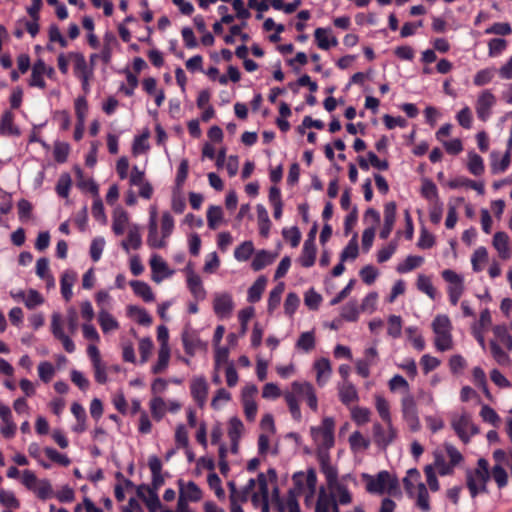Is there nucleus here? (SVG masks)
I'll return each instance as SVG.
<instances>
[{
  "instance_id": "obj_41",
  "label": "nucleus",
  "mask_w": 512,
  "mask_h": 512,
  "mask_svg": "<svg viewBox=\"0 0 512 512\" xmlns=\"http://www.w3.org/2000/svg\"><path fill=\"white\" fill-rule=\"evenodd\" d=\"M170 348L168 345H160L157 363L152 367V372L158 374L163 372L169 363Z\"/></svg>"
},
{
  "instance_id": "obj_44",
  "label": "nucleus",
  "mask_w": 512,
  "mask_h": 512,
  "mask_svg": "<svg viewBox=\"0 0 512 512\" xmlns=\"http://www.w3.org/2000/svg\"><path fill=\"white\" fill-rule=\"evenodd\" d=\"M147 244L153 249L164 248L167 245L163 236L159 237L157 225H148Z\"/></svg>"
},
{
  "instance_id": "obj_58",
  "label": "nucleus",
  "mask_w": 512,
  "mask_h": 512,
  "mask_svg": "<svg viewBox=\"0 0 512 512\" xmlns=\"http://www.w3.org/2000/svg\"><path fill=\"white\" fill-rule=\"evenodd\" d=\"M76 172L78 176V186L81 189L90 192L93 195V197L99 195L98 185L91 178L84 179L82 177V172L80 169H77Z\"/></svg>"
},
{
  "instance_id": "obj_64",
  "label": "nucleus",
  "mask_w": 512,
  "mask_h": 512,
  "mask_svg": "<svg viewBox=\"0 0 512 512\" xmlns=\"http://www.w3.org/2000/svg\"><path fill=\"white\" fill-rule=\"evenodd\" d=\"M147 493L148 497L145 498L144 502L149 512H158L162 507L158 493L155 492V489H147Z\"/></svg>"
},
{
  "instance_id": "obj_54",
  "label": "nucleus",
  "mask_w": 512,
  "mask_h": 512,
  "mask_svg": "<svg viewBox=\"0 0 512 512\" xmlns=\"http://www.w3.org/2000/svg\"><path fill=\"white\" fill-rule=\"evenodd\" d=\"M417 288L428 295L431 299H435L436 290L429 277L425 275H419L417 279Z\"/></svg>"
},
{
  "instance_id": "obj_42",
  "label": "nucleus",
  "mask_w": 512,
  "mask_h": 512,
  "mask_svg": "<svg viewBox=\"0 0 512 512\" xmlns=\"http://www.w3.org/2000/svg\"><path fill=\"white\" fill-rule=\"evenodd\" d=\"M493 334L499 344L506 347L508 351H512V336L505 325H496L493 327Z\"/></svg>"
},
{
  "instance_id": "obj_57",
  "label": "nucleus",
  "mask_w": 512,
  "mask_h": 512,
  "mask_svg": "<svg viewBox=\"0 0 512 512\" xmlns=\"http://www.w3.org/2000/svg\"><path fill=\"white\" fill-rule=\"evenodd\" d=\"M388 386H389L390 391H392V392L402 390L404 392V394L410 393L409 383L403 376H401L399 374L394 375L389 380Z\"/></svg>"
},
{
  "instance_id": "obj_60",
  "label": "nucleus",
  "mask_w": 512,
  "mask_h": 512,
  "mask_svg": "<svg viewBox=\"0 0 512 512\" xmlns=\"http://www.w3.org/2000/svg\"><path fill=\"white\" fill-rule=\"evenodd\" d=\"M0 503L7 508L17 509L20 502L12 491L0 489Z\"/></svg>"
},
{
  "instance_id": "obj_18",
  "label": "nucleus",
  "mask_w": 512,
  "mask_h": 512,
  "mask_svg": "<svg viewBox=\"0 0 512 512\" xmlns=\"http://www.w3.org/2000/svg\"><path fill=\"white\" fill-rule=\"evenodd\" d=\"M313 367L316 371L317 384L320 387L324 386L328 382L332 374V367L329 359L324 357L320 358L314 362Z\"/></svg>"
},
{
  "instance_id": "obj_14",
  "label": "nucleus",
  "mask_w": 512,
  "mask_h": 512,
  "mask_svg": "<svg viewBox=\"0 0 512 512\" xmlns=\"http://www.w3.org/2000/svg\"><path fill=\"white\" fill-rule=\"evenodd\" d=\"M256 484L258 485V490L250 493L249 498L251 499L252 505L254 508H259L265 501H268L269 498V487H268V476L264 473H259L257 475Z\"/></svg>"
},
{
  "instance_id": "obj_48",
  "label": "nucleus",
  "mask_w": 512,
  "mask_h": 512,
  "mask_svg": "<svg viewBox=\"0 0 512 512\" xmlns=\"http://www.w3.org/2000/svg\"><path fill=\"white\" fill-rule=\"evenodd\" d=\"M488 261V252L487 249L483 246L478 247L471 257L472 268L475 272H479L482 270L481 264H484Z\"/></svg>"
},
{
  "instance_id": "obj_25",
  "label": "nucleus",
  "mask_w": 512,
  "mask_h": 512,
  "mask_svg": "<svg viewBox=\"0 0 512 512\" xmlns=\"http://www.w3.org/2000/svg\"><path fill=\"white\" fill-rule=\"evenodd\" d=\"M315 259H316L315 241H313L312 239H306L303 244L301 256L299 257V262L303 267L309 268L314 265Z\"/></svg>"
},
{
  "instance_id": "obj_13",
  "label": "nucleus",
  "mask_w": 512,
  "mask_h": 512,
  "mask_svg": "<svg viewBox=\"0 0 512 512\" xmlns=\"http://www.w3.org/2000/svg\"><path fill=\"white\" fill-rule=\"evenodd\" d=\"M234 309L233 299L230 293H216L213 299V310L220 318L229 317Z\"/></svg>"
},
{
  "instance_id": "obj_52",
  "label": "nucleus",
  "mask_w": 512,
  "mask_h": 512,
  "mask_svg": "<svg viewBox=\"0 0 512 512\" xmlns=\"http://www.w3.org/2000/svg\"><path fill=\"white\" fill-rule=\"evenodd\" d=\"M254 252V246L251 241H245L234 251V257L238 261H247Z\"/></svg>"
},
{
  "instance_id": "obj_17",
  "label": "nucleus",
  "mask_w": 512,
  "mask_h": 512,
  "mask_svg": "<svg viewBox=\"0 0 512 512\" xmlns=\"http://www.w3.org/2000/svg\"><path fill=\"white\" fill-rule=\"evenodd\" d=\"M179 485V496H184V499L189 500L191 502H198L202 499V490L199 486L193 482L189 481L185 483L182 479L178 480Z\"/></svg>"
},
{
  "instance_id": "obj_45",
  "label": "nucleus",
  "mask_w": 512,
  "mask_h": 512,
  "mask_svg": "<svg viewBox=\"0 0 512 512\" xmlns=\"http://www.w3.org/2000/svg\"><path fill=\"white\" fill-rule=\"evenodd\" d=\"M166 410H167V404L165 403L163 398H161L159 396H154L150 400V411H151L152 417L156 421H160L164 417Z\"/></svg>"
},
{
  "instance_id": "obj_21",
  "label": "nucleus",
  "mask_w": 512,
  "mask_h": 512,
  "mask_svg": "<svg viewBox=\"0 0 512 512\" xmlns=\"http://www.w3.org/2000/svg\"><path fill=\"white\" fill-rule=\"evenodd\" d=\"M490 159L491 172L493 174H499L505 172L508 169L511 162V152L507 150L505 154L500 158V154L493 151L490 154Z\"/></svg>"
},
{
  "instance_id": "obj_62",
  "label": "nucleus",
  "mask_w": 512,
  "mask_h": 512,
  "mask_svg": "<svg viewBox=\"0 0 512 512\" xmlns=\"http://www.w3.org/2000/svg\"><path fill=\"white\" fill-rule=\"evenodd\" d=\"M284 291V284L283 283H279L276 287H274L270 294H269V298H268V311L269 312H272L279 304H280V301H281V295Z\"/></svg>"
},
{
  "instance_id": "obj_51",
  "label": "nucleus",
  "mask_w": 512,
  "mask_h": 512,
  "mask_svg": "<svg viewBox=\"0 0 512 512\" xmlns=\"http://www.w3.org/2000/svg\"><path fill=\"white\" fill-rule=\"evenodd\" d=\"M490 476L493 477L498 488H504L508 484V474L501 464H495L491 470Z\"/></svg>"
},
{
  "instance_id": "obj_19",
  "label": "nucleus",
  "mask_w": 512,
  "mask_h": 512,
  "mask_svg": "<svg viewBox=\"0 0 512 512\" xmlns=\"http://www.w3.org/2000/svg\"><path fill=\"white\" fill-rule=\"evenodd\" d=\"M142 245L140 227L137 224H131L128 227L127 239L121 242L122 248L128 253L130 248L139 249Z\"/></svg>"
},
{
  "instance_id": "obj_15",
  "label": "nucleus",
  "mask_w": 512,
  "mask_h": 512,
  "mask_svg": "<svg viewBox=\"0 0 512 512\" xmlns=\"http://www.w3.org/2000/svg\"><path fill=\"white\" fill-rule=\"evenodd\" d=\"M150 267L152 270V280L156 283H160L164 278L171 277L174 273V271L169 269L167 263L158 254L152 255L150 259Z\"/></svg>"
},
{
  "instance_id": "obj_10",
  "label": "nucleus",
  "mask_w": 512,
  "mask_h": 512,
  "mask_svg": "<svg viewBox=\"0 0 512 512\" xmlns=\"http://www.w3.org/2000/svg\"><path fill=\"white\" fill-rule=\"evenodd\" d=\"M385 429L380 423L376 422L373 424V437L377 446L385 449L390 445L397 437V430L393 426V423L386 425Z\"/></svg>"
},
{
  "instance_id": "obj_3",
  "label": "nucleus",
  "mask_w": 512,
  "mask_h": 512,
  "mask_svg": "<svg viewBox=\"0 0 512 512\" xmlns=\"http://www.w3.org/2000/svg\"><path fill=\"white\" fill-rule=\"evenodd\" d=\"M321 472L324 474L328 495L337 503V505H348L352 502V494L349 491L348 483L354 481L351 474H345L341 477L338 476L337 468L330 464L321 467Z\"/></svg>"
},
{
  "instance_id": "obj_8",
  "label": "nucleus",
  "mask_w": 512,
  "mask_h": 512,
  "mask_svg": "<svg viewBox=\"0 0 512 512\" xmlns=\"http://www.w3.org/2000/svg\"><path fill=\"white\" fill-rule=\"evenodd\" d=\"M400 404L404 421L407 423L411 431L417 432L420 429L421 424L414 396L411 393L403 394Z\"/></svg>"
},
{
  "instance_id": "obj_39",
  "label": "nucleus",
  "mask_w": 512,
  "mask_h": 512,
  "mask_svg": "<svg viewBox=\"0 0 512 512\" xmlns=\"http://www.w3.org/2000/svg\"><path fill=\"white\" fill-rule=\"evenodd\" d=\"M375 408L386 425H390L392 423L390 405L382 395H375Z\"/></svg>"
},
{
  "instance_id": "obj_6",
  "label": "nucleus",
  "mask_w": 512,
  "mask_h": 512,
  "mask_svg": "<svg viewBox=\"0 0 512 512\" xmlns=\"http://www.w3.org/2000/svg\"><path fill=\"white\" fill-rule=\"evenodd\" d=\"M362 479L365 482L367 492L371 494H384L386 491H391L396 488L397 480L392 478L388 471H380L376 475L367 473L362 474Z\"/></svg>"
},
{
  "instance_id": "obj_22",
  "label": "nucleus",
  "mask_w": 512,
  "mask_h": 512,
  "mask_svg": "<svg viewBox=\"0 0 512 512\" xmlns=\"http://www.w3.org/2000/svg\"><path fill=\"white\" fill-rule=\"evenodd\" d=\"M412 498L415 500V506L422 512H430V497L427 486L423 482H418L416 485V493Z\"/></svg>"
},
{
  "instance_id": "obj_46",
  "label": "nucleus",
  "mask_w": 512,
  "mask_h": 512,
  "mask_svg": "<svg viewBox=\"0 0 512 512\" xmlns=\"http://www.w3.org/2000/svg\"><path fill=\"white\" fill-rule=\"evenodd\" d=\"M296 347L305 353L312 351L315 348L314 332H303L296 342Z\"/></svg>"
},
{
  "instance_id": "obj_55",
  "label": "nucleus",
  "mask_w": 512,
  "mask_h": 512,
  "mask_svg": "<svg viewBox=\"0 0 512 512\" xmlns=\"http://www.w3.org/2000/svg\"><path fill=\"white\" fill-rule=\"evenodd\" d=\"M424 262V258L421 256H408L404 263L397 267L399 273H407L413 269L419 267Z\"/></svg>"
},
{
  "instance_id": "obj_56",
  "label": "nucleus",
  "mask_w": 512,
  "mask_h": 512,
  "mask_svg": "<svg viewBox=\"0 0 512 512\" xmlns=\"http://www.w3.org/2000/svg\"><path fill=\"white\" fill-rule=\"evenodd\" d=\"M244 426L242 421L237 417H232L229 420L228 436L231 441L239 440Z\"/></svg>"
},
{
  "instance_id": "obj_4",
  "label": "nucleus",
  "mask_w": 512,
  "mask_h": 512,
  "mask_svg": "<svg viewBox=\"0 0 512 512\" xmlns=\"http://www.w3.org/2000/svg\"><path fill=\"white\" fill-rule=\"evenodd\" d=\"M489 479V463L485 458H479L477 467L466 471V486L472 498H475L480 493L487 492Z\"/></svg>"
},
{
  "instance_id": "obj_7",
  "label": "nucleus",
  "mask_w": 512,
  "mask_h": 512,
  "mask_svg": "<svg viewBox=\"0 0 512 512\" xmlns=\"http://www.w3.org/2000/svg\"><path fill=\"white\" fill-rule=\"evenodd\" d=\"M451 426L465 444L470 441L472 436L479 433L478 427L472 422L471 416L467 412L454 415L451 420Z\"/></svg>"
},
{
  "instance_id": "obj_35",
  "label": "nucleus",
  "mask_w": 512,
  "mask_h": 512,
  "mask_svg": "<svg viewBox=\"0 0 512 512\" xmlns=\"http://www.w3.org/2000/svg\"><path fill=\"white\" fill-rule=\"evenodd\" d=\"M71 412L76 418L77 423L72 426V430L76 433H82L86 430V411L79 403H73L71 405Z\"/></svg>"
},
{
  "instance_id": "obj_20",
  "label": "nucleus",
  "mask_w": 512,
  "mask_h": 512,
  "mask_svg": "<svg viewBox=\"0 0 512 512\" xmlns=\"http://www.w3.org/2000/svg\"><path fill=\"white\" fill-rule=\"evenodd\" d=\"M493 247L498 252L500 258L507 260L511 257V250L509 247V236L507 233L499 231L493 236Z\"/></svg>"
},
{
  "instance_id": "obj_2",
  "label": "nucleus",
  "mask_w": 512,
  "mask_h": 512,
  "mask_svg": "<svg viewBox=\"0 0 512 512\" xmlns=\"http://www.w3.org/2000/svg\"><path fill=\"white\" fill-rule=\"evenodd\" d=\"M335 421L332 417H324L319 426L310 427V435L316 446L320 468L330 465L329 450L335 444Z\"/></svg>"
},
{
  "instance_id": "obj_61",
  "label": "nucleus",
  "mask_w": 512,
  "mask_h": 512,
  "mask_svg": "<svg viewBox=\"0 0 512 512\" xmlns=\"http://www.w3.org/2000/svg\"><path fill=\"white\" fill-rule=\"evenodd\" d=\"M207 483L209 487L214 490L215 495L218 499L223 500L225 498V491L222 488L221 479L216 473H210L207 477Z\"/></svg>"
},
{
  "instance_id": "obj_33",
  "label": "nucleus",
  "mask_w": 512,
  "mask_h": 512,
  "mask_svg": "<svg viewBox=\"0 0 512 512\" xmlns=\"http://www.w3.org/2000/svg\"><path fill=\"white\" fill-rule=\"evenodd\" d=\"M267 278L259 276L256 281L248 289L247 300L250 303H256L261 299V296L266 288Z\"/></svg>"
},
{
  "instance_id": "obj_12",
  "label": "nucleus",
  "mask_w": 512,
  "mask_h": 512,
  "mask_svg": "<svg viewBox=\"0 0 512 512\" xmlns=\"http://www.w3.org/2000/svg\"><path fill=\"white\" fill-rule=\"evenodd\" d=\"M495 103L496 98L490 90L482 91L477 98L475 106L478 118L482 121H487Z\"/></svg>"
},
{
  "instance_id": "obj_32",
  "label": "nucleus",
  "mask_w": 512,
  "mask_h": 512,
  "mask_svg": "<svg viewBox=\"0 0 512 512\" xmlns=\"http://www.w3.org/2000/svg\"><path fill=\"white\" fill-rule=\"evenodd\" d=\"M255 486L256 480L253 478L249 479L243 488L238 489L237 492L229 495L230 503H246L249 499L250 493L255 489Z\"/></svg>"
},
{
  "instance_id": "obj_36",
  "label": "nucleus",
  "mask_w": 512,
  "mask_h": 512,
  "mask_svg": "<svg viewBox=\"0 0 512 512\" xmlns=\"http://www.w3.org/2000/svg\"><path fill=\"white\" fill-rule=\"evenodd\" d=\"M276 258L275 254H272L266 250H260L256 253L251 263V267L254 271H260L266 266L272 264Z\"/></svg>"
},
{
  "instance_id": "obj_16",
  "label": "nucleus",
  "mask_w": 512,
  "mask_h": 512,
  "mask_svg": "<svg viewBox=\"0 0 512 512\" xmlns=\"http://www.w3.org/2000/svg\"><path fill=\"white\" fill-rule=\"evenodd\" d=\"M191 394L200 407L206 403L208 396V384L204 377H195L191 381Z\"/></svg>"
},
{
  "instance_id": "obj_63",
  "label": "nucleus",
  "mask_w": 512,
  "mask_h": 512,
  "mask_svg": "<svg viewBox=\"0 0 512 512\" xmlns=\"http://www.w3.org/2000/svg\"><path fill=\"white\" fill-rule=\"evenodd\" d=\"M359 311L356 301H350L342 307L341 317L347 321H356Z\"/></svg>"
},
{
  "instance_id": "obj_30",
  "label": "nucleus",
  "mask_w": 512,
  "mask_h": 512,
  "mask_svg": "<svg viewBox=\"0 0 512 512\" xmlns=\"http://www.w3.org/2000/svg\"><path fill=\"white\" fill-rule=\"evenodd\" d=\"M98 322L105 334L119 328L118 321L104 308H102L98 313Z\"/></svg>"
},
{
  "instance_id": "obj_28",
  "label": "nucleus",
  "mask_w": 512,
  "mask_h": 512,
  "mask_svg": "<svg viewBox=\"0 0 512 512\" xmlns=\"http://www.w3.org/2000/svg\"><path fill=\"white\" fill-rule=\"evenodd\" d=\"M0 134L4 136H19L20 130L14 125V115L5 111L0 122Z\"/></svg>"
},
{
  "instance_id": "obj_9",
  "label": "nucleus",
  "mask_w": 512,
  "mask_h": 512,
  "mask_svg": "<svg viewBox=\"0 0 512 512\" xmlns=\"http://www.w3.org/2000/svg\"><path fill=\"white\" fill-rule=\"evenodd\" d=\"M291 388L296 396L306 400L308 406L313 410L318 409V399L315 393L313 385L309 382L294 381L291 384Z\"/></svg>"
},
{
  "instance_id": "obj_50",
  "label": "nucleus",
  "mask_w": 512,
  "mask_h": 512,
  "mask_svg": "<svg viewBox=\"0 0 512 512\" xmlns=\"http://www.w3.org/2000/svg\"><path fill=\"white\" fill-rule=\"evenodd\" d=\"M434 470L437 469L441 476L451 475L454 472V466L451 463H447L441 454H435Z\"/></svg>"
},
{
  "instance_id": "obj_24",
  "label": "nucleus",
  "mask_w": 512,
  "mask_h": 512,
  "mask_svg": "<svg viewBox=\"0 0 512 512\" xmlns=\"http://www.w3.org/2000/svg\"><path fill=\"white\" fill-rule=\"evenodd\" d=\"M335 508L339 509V506L328 495L325 487H321L318 492L315 512H335Z\"/></svg>"
},
{
  "instance_id": "obj_5",
  "label": "nucleus",
  "mask_w": 512,
  "mask_h": 512,
  "mask_svg": "<svg viewBox=\"0 0 512 512\" xmlns=\"http://www.w3.org/2000/svg\"><path fill=\"white\" fill-rule=\"evenodd\" d=\"M432 329L435 334L434 344L437 350L444 352L453 346L451 335V322L446 315H438L432 322Z\"/></svg>"
},
{
  "instance_id": "obj_59",
  "label": "nucleus",
  "mask_w": 512,
  "mask_h": 512,
  "mask_svg": "<svg viewBox=\"0 0 512 512\" xmlns=\"http://www.w3.org/2000/svg\"><path fill=\"white\" fill-rule=\"evenodd\" d=\"M174 230V218L169 212H163L161 218V235L166 240Z\"/></svg>"
},
{
  "instance_id": "obj_1",
  "label": "nucleus",
  "mask_w": 512,
  "mask_h": 512,
  "mask_svg": "<svg viewBox=\"0 0 512 512\" xmlns=\"http://www.w3.org/2000/svg\"><path fill=\"white\" fill-rule=\"evenodd\" d=\"M294 487L290 489L286 497L280 496L277 485L272 489V503L277 512H300L297 497L305 493V505L311 506L316 493L317 476L314 469H308L307 472H296L292 476Z\"/></svg>"
},
{
  "instance_id": "obj_43",
  "label": "nucleus",
  "mask_w": 512,
  "mask_h": 512,
  "mask_svg": "<svg viewBox=\"0 0 512 512\" xmlns=\"http://www.w3.org/2000/svg\"><path fill=\"white\" fill-rule=\"evenodd\" d=\"M223 221V211L220 206L211 205L207 210V224L212 230H215Z\"/></svg>"
},
{
  "instance_id": "obj_26",
  "label": "nucleus",
  "mask_w": 512,
  "mask_h": 512,
  "mask_svg": "<svg viewBox=\"0 0 512 512\" xmlns=\"http://www.w3.org/2000/svg\"><path fill=\"white\" fill-rule=\"evenodd\" d=\"M317 45L322 50H328L338 44L336 37L331 36V30L326 28H317L314 32Z\"/></svg>"
},
{
  "instance_id": "obj_27",
  "label": "nucleus",
  "mask_w": 512,
  "mask_h": 512,
  "mask_svg": "<svg viewBox=\"0 0 512 512\" xmlns=\"http://www.w3.org/2000/svg\"><path fill=\"white\" fill-rule=\"evenodd\" d=\"M129 224V215L123 209H116L113 213L112 230L116 235H122Z\"/></svg>"
},
{
  "instance_id": "obj_37",
  "label": "nucleus",
  "mask_w": 512,
  "mask_h": 512,
  "mask_svg": "<svg viewBox=\"0 0 512 512\" xmlns=\"http://www.w3.org/2000/svg\"><path fill=\"white\" fill-rule=\"evenodd\" d=\"M420 481V472L416 468H411L407 471L406 477L403 479L405 491L410 497H414L416 493V485Z\"/></svg>"
},
{
  "instance_id": "obj_40",
  "label": "nucleus",
  "mask_w": 512,
  "mask_h": 512,
  "mask_svg": "<svg viewBox=\"0 0 512 512\" xmlns=\"http://www.w3.org/2000/svg\"><path fill=\"white\" fill-rule=\"evenodd\" d=\"M467 168L469 172L474 176L482 175L485 170L484 161L482 157L473 151L469 152Z\"/></svg>"
},
{
  "instance_id": "obj_49",
  "label": "nucleus",
  "mask_w": 512,
  "mask_h": 512,
  "mask_svg": "<svg viewBox=\"0 0 512 512\" xmlns=\"http://www.w3.org/2000/svg\"><path fill=\"white\" fill-rule=\"evenodd\" d=\"M371 410L366 407L356 406L351 410V418L357 425H364L370 421Z\"/></svg>"
},
{
  "instance_id": "obj_47",
  "label": "nucleus",
  "mask_w": 512,
  "mask_h": 512,
  "mask_svg": "<svg viewBox=\"0 0 512 512\" xmlns=\"http://www.w3.org/2000/svg\"><path fill=\"white\" fill-rule=\"evenodd\" d=\"M358 236L357 234H354L353 237L350 239L347 246L343 249L340 255V260L342 262L351 259L354 260L357 258L359 254V247H358Z\"/></svg>"
},
{
  "instance_id": "obj_23",
  "label": "nucleus",
  "mask_w": 512,
  "mask_h": 512,
  "mask_svg": "<svg viewBox=\"0 0 512 512\" xmlns=\"http://www.w3.org/2000/svg\"><path fill=\"white\" fill-rule=\"evenodd\" d=\"M53 70L51 68H47L44 61L38 60L34 63L32 67V74L30 79V85L44 88L45 87V81H44V74H50Z\"/></svg>"
},
{
  "instance_id": "obj_53",
  "label": "nucleus",
  "mask_w": 512,
  "mask_h": 512,
  "mask_svg": "<svg viewBox=\"0 0 512 512\" xmlns=\"http://www.w3.org/2000/svg\"><path fill=\"white\" fill-rule=\"evenodd\" d=\"M349 444L352 450H361V449H367L370 445V441L359 432L354 431L349 436Z\"/></svg>"
},
{
  "instance_id": "obj_29",
  "label": "nucleus",
  "mask_w": 512,
  "mask_h": 512,
  "mask_svg": "<svg viewBox=\"0 0 512 512\" xmlns=\"http://www.w3.org/2000/svg\"><path fill=\"white\" fill-rule=\"evenodd\" d=\"M339 398L344 405L358 401L359 396L355 386L350 382H344L339 386Z\"/></svg>"
},
{
  "instance_id": "obj_11",
  "label": "nucleus",
  "mask_w": 512,
  "mask_h": 512,
  "mask_svg": "<svg viewBox=\"0 0 512 512\" xmlns=\"http://www.w3.org/2000/svg\"><path fill=\"white\" fill-rule=\"evenodd\" d=\"M69 58L73 61V72L74 74L81 79L82 86L84 89L88 86L89 78L92 76L93 68L89 66L84 58V56L80 53H71Z\"/></svg>"
},
{
  "instance_id": "obj_31",
  "label": "nucleus",
  "mask_w": 512,
  "mask_h": 512,
  "mask_svg": "<svg viewBox=\"0 0 512 512\" xmlns=\"http://www.w3.org/2000/svg\"><path fill=\"white\" fill-rule=\"evenodd\" d=\"M186 284H187V288L189 289V291H190L191 295L193 296V298L195 299V301H197V302L203 301L206 298L207 292L204 288V285H203V282H202V279L200 276H197L192 279H187Z\"/></svg>"
},
{
  "instance_id": "obj_38",
  "label": "nucleus",
  "mask_w": 512,
  "mask_h": 512,
  "mask_svg": "<svg viewBox=\"0 0 512 512\" xmlns=\"http://www.w3.org/2000/svg\"><path fill=\"white\" fill-rule=\"evenodd\" d=\"M134 293L141 297L146 302H152L154 300V294L151 287L143 281L133 280L130 282Z\"/></svg>"
},
{
  "instance_id": "obj_34",
  "label": "nucleus",
  "mask_w": 512,
  "mask_h": 512,
  "mask_svg": "<svg viewBox=\"0 0 512 512\" xmlns=\"http://www.w3.org/2000/svg\"><path fill=\"white\" fill-rule=\"evenodd\" d=\"M492 357L501 366L509 367L512 365V360L508 353H506L500 344L495 340H491L489 343Z\"/></svg>"
}]
</instances>
